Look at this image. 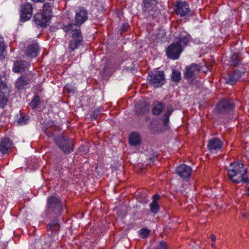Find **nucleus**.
I'll return each mask as SVG.
<instances>
[{"label": "nucleus", "mask_w": 249, "mask_h": 249, "mask_svg": "<svg viewBox=\"0 0 249 249\" xmlns=\"http://www.w3.org/2000/svg\"><path fill=\"white\" fill-rule=\"evenodd\" d=\"M228 177L230 180L235 183L248 182L247 175V169L242 162L235 161L227 167Z\"/></svg>", "instance_id": "1"}, {"label": "nucleus", "mask_w": 249, "mask_h": 249, "mask_svg": "<svg viewBox=\"0 0 249 249\" xmlns=\"http://www.w3.org/2000/svg\"><path fill=\"white\" fill-rule=\"evenodd\" d=\"M165 76L162 71H150L147 76L148 83L154 88L161 87L165 83Z\"/></svg>", "instance_id": "2"}, {"label": "nucleus", "mask_w": 249, "mask_h": 249, "mask_svg": "<svg viewBox=\"0 0 249 249\" xmlns=\"http://www.w3.org/2000/svg\"><path fill=\"white\" fill-rule=\"evenodd\" d=\"M67 28V30H72V38L69 45V52H71L82 45L83 38L81 35V31L79 29L73 30L72 29V24H69Z\"/></svg>", "instance_id": "3"}, {"label": "nucleus", "mask_w": 249, "mask_h": 249, "mask_svg": "<svg viewBox=\"0 0 249 249\" xmlns=\"http://www.w3.org/2000/svg\"><path fill=\"white\" fill-rule=\"evenodd\" d=\"M62 210L61 201L55 196H51L48 197L47 211L48 213L54 214H59Z\"/></svg>", "instance_id": "4"}, {"label": "nucleus", "mask_w": 249, "mask_h": 249, "mask_svg": "<svg viewBox=\"0 0 249 249\" xmlns=\"http://www.w3.org/2000/svg\"><path fill=\"white\" fill-rule=\"evenodd\" d=\"M54 140L61 150L65 153L68 154L73 151V142L71 139L65 136H59Z\"/></svg>", "instance_id": "5"}, {"label": "nucleus", "mask_w": 249, "mask_h": 249, "mask_svg": "<svg viewBox=\"0 0 249 249\" xmlns=\"http://www.w3.org/2000/svg\"><path fill=\"white\" fill-rule=\"evenodd\" d=\"M234 104L228 99L220 101L216 106L217 111L221 114H230L234 108Z\"/></svg>", "instance_id": "6"}, {"label": "nucleus", "mask_w": 249, "mask_h": 249, "mask_svg": "<svg viewBox=\"0 0 249 249\" xmlns=\"http://www.w3.org/2000/svg\"><path fill=\"white\" fill-rule=\"evenodd\" d=\"M9 90L6 83L1 79L0 75V107L3 108L6 105L9 98Z\"/></svg>", "instance_id": "7"}, {"label": "nucleus", "mask_w": 249, "mask_h": 249, "mask_svg": "<svg viewBox=\"0 0 249 249\" xmlns=\"http://www.w3.org/2000/svg\"><path fill=\"white\" fill-rule=\"evenodd\" d=\"M182 51V48L174 42L167 48L166 54L168 58L176 60L179 58Z\"/></svg>", "instance_id": "8"}, {"label": "nucleus", "mask_w": 249, "mask_h": 249, "mask_svg": "<svg viewBox=\"0 0 249 249\" xmlns=\"http://www.w3.org/2000/svg\"><path fill=\"white\" fill-rule=\"evenodd\" d=\"M176 14L181 17L186 15L192 16L193 12L190 10L188 4L185 1H179L174 6Z\"/></svg>", "instance_id": "9"}, {"label": "nucleus", "mask_w": 249, "mask_h": 249, "mask_svg": "<svg viewBox=\"0 0 249 249\" xmlns=\"http://www.w3.org/2000/svg\"><path fill=\"white\" fill-rule=\"evenodd\" d=\"M87 10L83 7L76 9L75 11V25L80 26L85 22L88 18Z\"/></svg>", "instance_id": "10"}, {"label": "nucleus", "mask_w": 249, "mask_h": 249, "mask_svg": "<svg viewBox=\"0 0 249 249\" xmlns=\"http://www.w3.org/2000/svg\"><path fill=\"white\" fill-rule=\"evenodd\" d=\"M33 7L32 5L29 3L22 4L20 11V19L23 22L29 20L32 15Z\"/></svg>", "instance_id": "11"}, {"label": "nucleus", "mask_w": 249, "mask_h": 249, "mask_svg": "<svg viewBox=\"0 0 249 249\" xmlns=\"http://www.w3.org/2000/svg\"><path fill=\"white\" fill-rule=\"evenodd\" d=\"M201 67L196 64H192L189 67L186 68L184 73V77L187 79L193 78L196 76L201 71Z\"/></svg>", "instance_id": "12"}, {"label": "nucleus", "mask_w": 249, "mask_h": 249, "mask_svg": "<svg viewBox=\"0 0 249 249\" xmlns=\"http://www.w3.org/2000/svg\"><path fill=\"white\" fill-rule=\"evenodd\" d=\"M33 77V75L31 72H29L26 75H21L16 82V87L18 89H23L31 82Z\"/></svg>", "instance_id": "13"}, {"label": "nucleus", "mask_w": 249, "mask_h": 249, "mask_svg": "<svg viewBox=\"0 0 249 249\" xmlns=\"http://www.w3.org/2000/svg\"><path fill=\"white\" fill-rule=\"evenodd\" d=\"M177 174L183 179H188L192 172V168L185 164H181L176 170Z\"/></svg>", "instance_id": "14"}, {"label": "nucleus", "mask_w": 249, "mask_h": 249, "mask_svg": "<svg viewBox=\"0 0 249 249\" xmlns=\"http://www.w3.org/2000/svg\"><path fill=\"white\" fill-rule=\"evenodd\" d=\"M149 110V104L144 101H139L135 105V111L137 115L146 114Z\"/></svg>", "instance_id": "15"}, {"label": "nucleus", "mask_w": 249, "mask_h": 249, "mask_svg": "<svg viewBox=\"0 0 249 249\" xmlns=\"http://www.w3.org/2000/svg\"><path fill=\"white\" fill-rule=\"evenodd\" d=\"M244 73V71L239 69L235 70L225 78L226 83L231 85L234 84Z\"/></svg>", "instance_id": "16"}, {"label": "nucleus", "mask_w": 249, "mask_h": 249, "mask_svg": "<svg viewBox=\"0 0 249 249\" xmlns=\"http://www.w3.org/2000/svg\"><path fill=\"white\" fill-rule=\"evenodd\" d=\"M35 22L40 26H47L49 25L51 18L42 13H37L34 16Z\"/></svg>", "instance_id": "17"}, {"label": "nucleus", "mask_w": 249, "mask_h": 249, "mask_svg": "<svg viewBox=\"0 0 249 249\" xmlns=\"http://www.w3.org/2000/svg\"><path fill=\"white\" fill-rule=\"evenodd\" d=\"M39 46L37 43H32L29 45L25 53L26 55L28 57L34 58L39 54Z\"/></svg>", "instance_id": "18"}, {"label": "nucleus", "mask_w": 249, "mask_h": 249, "mask_svg": "<svg viewBox=\"0 0 249 249\" xmlns=\"http://www.w3.org/2000/svg\"><path fill=\"white\" fill-rule=\"evenodd\" d=\"M142 141L141 137L140 134L137 132H131L128 137L129 143L131 146L139 145Z\"/></svg>", "instance_id": "19"}, {"label": "nucleus", "mask_w": 249, "mask_h": 249, "mask_svg": "<svg viewBox=\"0 0 249 249\" xmlns=\"http://www.w3.org/2000/svg\"><path fill=\"white\" fill-rule=\"evenodd\" d=\"M29 66V64L25 61H16L14 63L13 71L15 72H22Z\"/></svg>", "instance_id": "20"}, {"label": "nucleus", "mask_w": 249, "mask_h": 249, "mask_svg": "<svg viewBox=\"0 0 249 249\" xmlns=\"http://www.w3.org/2000/svg\"><path fill=\"white\" fill-rule=\"evenodd\" d=\"M12 142L8 138L3 139L0 143V151L2 154H6L11 148Z\"/></svg>", "instance_id": "21"}, {"label": "nucleus", "mask_w": 249, "mask_h": 249, "mask_svg": "<svg viewBox=\"0 0 249 249\" xmlns=\"http://www.w3.org/2000/svg\"><path fill=\"white\" fill-rule=\"evenodd\" d=\"M189 35L181 34L178 37L176 38L175 43L178 44V45L181 47L183 50L184 47L187 45L189 41Z\"/></svg>", "instance_id": "22"}, {"label": "nucleus", "mask_w": 249, "mask_h": 249, "mask_svg": "<svg viewBox=\"0 0 249 249\" xmlns=\"http://www.w3.org/2000/svg\"><path fill=\"white\" fill-rule=\"evenodd\" d=\"M222 146V142L217 138H213L209 141L208 148L210 150H216L220 149Z\"/></svg>", "instance_id": "23"}, {"label": "nucleus", "mask_w": 249, "mask_h": 249, "mask_svg": "<svg viewBox=\"0 0 249 249\" xmlns=\"http://www.w3.org/2000/svg\"><path fill=\"white\" fill-rule=\"evenodd\" d=\"M144 11H151L156 7L157 1L156 0H144Z\"/></svg>", "instance_id": "24"}, {"label": "nucleus", "mask_w": 249, "mask_h": 249, "mask_svg": "<svg viewBox=\"0 0 249 249\" xmlns=\"http://www.w3.org/2000/svg\"><path fill=\"white\" fill-rule=\"evenodd\" d=\"M230 62L231 65L236 66L240 63L241 58L237 53H233L231 57Z\"/></svg>", "instance_id": "25"}, {"label": "nucleus", "mask_w": 249, "mask_h": 249, "mask_svg": "<svg viewBox=\"0 0 249 249\" xmlns=\"http://www.w3.org/2000/svg\"><path fill=\"white\" fill-rule=\"evenodd\" d=\"M164 107V105L161 103H159L157 105L155 106L152 109V113L154 115L160 114L163 110Z\"/></svg>", "instance_id": "26"}, {"label": "nucleus", "mask_w": 249, "mask_h": 249, "mask_svg": "<svg viewBox=\"0 0 249 249\" xmlns=\"http://www.w3.org/2000/svg\"><path fill=\"white\" fill-rule=\"evenodd\" d=\"M46 16H49L50 18L52 17V6L49 3H46L43 6V13Z\"/></svg>", "instance_id": "27"}, {"label": "nucleus", "mask_w": 249, "mask_h": 249, "mask_svg": "<svg viewBox=\"0 0 249 249\" xmlns=\"http://www.w3.org/2000/svg\"><path fill=\"white\" fill-rule=\"evenodd\" d=\"M180 77H181L180 72L176 70H174L173 71L172 75H171V78H172V80L174 82H178V81H180Z\"/></svg>", "instance_id": "28"}, {"label": "nucleus", "mask_w": 249, "mask_h": 249, "mask_svg": "<svg viewBox=\"0 0 249 249\" xmlns=\"http://www.w3.org/2000/svg\"><path fill=\"white\" fill-rule=\"evenodd\" d=\"M59 227V225L57 221H54L49 225L48 229L53 231H56Z\"/></svg>", "instance_id": "29"}, {"label": "nucleus", "mask_w": 249, "mask_h": 249, "mask_svg": "<svg viewBox=\"0 0 249 249\" xmlns=\"http://www.w3.org/2000/svg\"><path fill=\"white\" fill-rule=\"evenodd\" d=\"M173 111V109L168 108L167 111L165 113L164 116H163V122L164 124H167L169 123V117L171 114L172 112Z\"/></svg>", "instance_id": "30"}, {"label": "nucleus", "mask_w": 249, "mask_h": 249, "mask_svg": "<svg viewBox=\"0 0 249 249\" xmlns=\"http://www.w3.org/2000/svg\"><path fill=\"white\" fill-rule=\"evenodd\" d=\"M150 210L152 213H156L159 209V206L158 202H152L150 204Z\"/></svg>", "instance_id": "31"}, {"label": "nucleus", "mask_w": 249, "mask_h": 249, "mask_svg": "<svg viewBox=\"0 0 249 249\" xmlns=\"http://www.w3.org/2000/svg\"><path fill=\"white\" fill-rule=\"evenodd\" d=\"M150 231L147 228L142 229L139 231V233L141 237L142 238L147 237Z\"/></svg>", "instance_id": "32"}, {"label": "nucleus", "mask_w": 249, "mask_h": 249, "mask_svg": "<svg viewBox=\"0 0 249 249\" xmlns=\"http://www.w3.org/2000/svg\"><path fill=\"white\" fill-rule=\"evenodd\" d=\"M29 123V119L28 116H24L21 118H19L18 120V124H28Z\"/></svg>", "instance_id": "33"}, {"label": "nucleus", "mask_w": 249, "mask_h": 249, "mask_svg": "<svg viewBox=\"0 0 249 249\" xmlns=\"http://www.w3.org/2000/svg\"><path fill=\"white\" fill-rule=\"evenodd\" d=\"M39 100L38 97H35L30 103L31 106L33 108L36 107L38 105Z\"/></svg>", "instance_id": "34"}, {"label": "nucleus", "mask_w": 249, "mask_h": 249, "mask_svg": "<svg viewBox=\"0 0 249 249\" xmlns=\"http://www.w3.org/2000/svg\"><path fill=\"white\" fill-rule=\"evenodd\" d=\"M101 108H98L95 110H94L92 113L91 114V117L92 119H96L99 113L101 111Z\"/></svg>", "instance_id": "35"}, {"label": "nucleus", "mask_w": 249, "mask_h": 249, "mask_svg": "<svg viewBox=\"0 0 249 249\" xmlns=\"http://www.w3.org/2000/svg\"><path fill=\"white\" fill-rule=\"evenodd\" d=\"M155 249H167L166 244L163 241H161L160 242L159 245L156 247Z\"/></svg>", "instance_id": "36"}, {"label": "nucleus", "mask_w": 249, "mask_h": 249, "mask_svg": "<svg viewBox=\"0 0 249 249\" xmlns=\"http://www.w3.org/2000/svg\"><path fill=\"white\" fill-rule=\"evenodd\" d=\"M237 118L236 115L234 114L232 115L231 118L230 117L229 119H226L223 121V123L224 124H228V123H231V121L232 119H235Z\"/></svg>", "instance_id": "37"}, {"label": "nucleus", "mask_w": 249, "mask_h": 249, "mask_svg": "<svg viewBox=\"0 0 249 249\" xmlns=\"http://www.w3.org/2000/svg\"><path fill=\"white\" fill-rule=\"evenodd\" d=\"M129 27V26L128 24H123L121 27L120 28V30L122 33L125 32L128 29Z\"/></svg>", "instance_id": "38"}, {"label": "nucleus", "mask_w": 249, "mask_h": 249, "mask_svg": "<svg viewBox=\"0 0 249 249\" xmlns=\"http://www.w3.org/2000/svg\"><path fill=\"white\" fill-rule=\"evenodd\" d=\"M0 49L5 50L3 39L0 36Z\"/></svg>", "instance_id": "39"}, {"label": "nucleus", "mask_w": 249, "mask_h": 249, "mask_svg": "<svg viewBox=\"0 0 249 249\" xmlns=\"http://www.w3.org/2000/svg\"><path fill=\"white\" fill-rule=\"evenodd\" d=\"M160 198V196L156 195L153 196V200L152 202H157L158 200Z\"/></svg>", "instance_id": "40"}, {"label": "nucleus", "mask_w": 249, "mask_h": 249, "mask_svg": "<svg viewBox=\"0 0 249 249\" xmlns=\"http://www.w3.org/2000/svg\"><path fill=\"white\" fill-rule=\"evenodd\" d=\"M80 149L81 151H85L86 152H87L89 150V148L88 146H81L80 147Z\"/></svg>", "instance_id": "41"}, {"label": "nucleus", "mask_w": 249, "mask_h": 249, "mask_svg": "<svg viewBox=\"0 0 249 249\" xmlns=\"http://www.w3.org/2000/svg\"><path fill=\"white\" fill-rule=\"evenodd\" d=\"M210 238L213 242H214L216 240V236L213 234H212L210 236Z\"/></svg>", "instance_id": "42"}, {"label": "nucleus", "mask_w": 249, "mask_h": 249, "mask_svg": "<svg viewBox=\"0 0 249 249\" xmlns=\"http://www.w3.org/2000/svg\"><path fill=\"white\" fill-rule=\"evenodd\" d=\"M4 50L0 49V57L3 55Z\"/></svg>", "instance_id": "43"}, {"label": "nucleus", "mask_w": 249, "mask_h": 249, "mask_svg": "<svg viewBox=\"0 0 249 249\" xmlns=\"http://www.w3.org/2000/svg\"><path fill=\"white\" fill-rule=\"evenodd\" d=\"M209 69H208L207 67H206L204 68V69H202V71H204L205 73L207 71H208Z\"/></svg>", "instance_id": "44"}, {"label": "nucleus", "mask_w": 249, "mask_h": 249, "mask_svg": "<svg viewBox=\"0 0 249 249\" xmlns=\"http://www.w3.org/2000/svg\"><path fill=\"white\" fill-rule=\"evenodd\" d=\"M68 91L69 92H74L73 89H72V90L68 89Z\"/></svg>", "instance_id": "45"}, {"label": "nucleus", "mask_w": 249, "mask_h": 249, "mask_svg": "<svg viewBox=\"0 0 249 249\" xmlns=\"http://www.w3.org/2000/svg\"><path fill=\"white\" fill-rule=\"evenodd\" d=\"M247 194L249 196V186L247 188Z\"/></svg>", "instance_id": "46"}, {"label": "nucleus", "mask_w": 249, "mask_h": 249, "mask_svg": "<svg viewBox=\"0 0 249 249\" xmlns=\"http://www.w3.org/2000/svg\"><path fill=\"white\" fill-rule=\"evenodd\" d=\"M151 132L153 133H158V132H156L155 131H152V130H151Z\"/></svg>", "instance_id": "47"}, {"label": "nucleus", "mask_w": 249, "mask_h": 249, "mask_svg": "<svg viewBox=\"0 0 249 249\" xmlns=\"http://www.w3.org/2000/svg\"><path fill=\"white\" fill-rule=\"evenodd\" d=\"M212 247L213 248H214L215 246H214V245L213 244H212Z\"/></svg>", "instance_id": "48"}, {"label": "nucleus", "mask_w": 249, "mask_h": 249, "mask_svg": "<svg viewBox=\"0 0 249 249\" xmlns=\"http://www.w3.org/2000/svg\"><path fill=\"white\" fill-rule=\"evenodd\" d=\"M243 216H244V217H247V216H247V214H243Z\"/></svg>", "instance_id": "49"}, {"label": "nucleus", "mask_w": 249, "mask_h": 249, "mask_svg": "<svg viewBox=\"0 0 249 249\" xmlns=\"http://www.w3.org/2000/svg\"><path fill=\"white\" fill-rule=\"evenodd\" d=\"M247 183H249V179H248V182H247Z\"/></svg>", "instance_id": "50"}, {"label": "nucleus", "mask_w": 249, "mask_h": 249, "mask_svg": "<svg viewBox=\"0 0 249 249\" xmlns=\"http://www.w3.org/2000/svg\"><path fill=\"white\" fill-rule=\"evenodd\" d=\"M113 123H117V122H114Z\"/></svg>", "instance_id": "51"}]
</instances>
